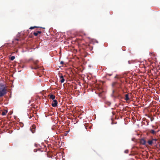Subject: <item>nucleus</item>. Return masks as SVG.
Segmentation results:
<instances>
[{
	"mask_svg": "<svg viewBox=\"0 0 160 160\" xmlns=\"http://www.w3.org/2000/svg\"><path fill=\"white\" fill-rule=\"evenodd\" d=\"M115 78H119V77L118 76V75H116L115 77Z\"/></svg>",
	"mask_w": 160,
	"mask_h": 160,
	"instance_id": "23",
	"label": "nucleus"
},
{
	"mask_svg": "<svg viewBox=\"0 0 160 160\" xmlns=\"http://www.w3.org/2000/svg\"><path fill=\"white\" fill-rule=\"evenodd\" d=\"M35 128L36 126L34 125H33L32 126V127L30 128V130L32 132V133H33L35 132Z\"/></svg>",
	"mask_w": 160,
	"mask_h": 160,
	"instance_id": "4",
	"label": "nucleus"
},
{
	"mask_svg": "<svg viewBox=\"0 0 160 160\" xmlns=\"http://www.w3.org/2000/svg\"><path fill=\"white\" fill-rule=\"evenodd\" d=\"M7 112L8 111L7 110L3 111L2 112V115L3 116L5 115Z\"/></svg>",
	"mask_w": 160,
	"mask_h": 160,
	"instance_id": "11",
	"label": "nucleus"
},
{
	"mask_svg": "<svg viewBox=\"0 0 160 160\" xmlns=\"http://www.w3.org/2000/svg\"><path fill=\"white\" fill-rule=\"evenodd\" d=\"M60 79L63 78H64V76L62 75V74L60 73L59 75Z\"/></svg>",
	"mask_w": 160,
	"mask_h": 160,
	"instance_id": "14",
	"label": "nucleus"
},
{
	"mask_svg": "<svg viewBox=\"0 0 160 160\" xmlns=\"http://www.w3.org/2000/svg\"><path fill=\"white\" fill-rule=\"evenodd\" d=\"M63 63H64L63 62V61H61V62H60V64H63Z\"/></svg>",
	"mask_w": 160,
	"mask_h": 160,
	"instance_id": "26",
	"label": "nucleus"
},
{
	"mask_svg": "<svg viewBox=\"0 0 160 160\" xmlns=\"http://www.w3.org/2000/svg\"><path fill=\"white\" fill-rule=\"evenodd\" d=\"M117 84H118L119 86L118 87H117V88H119L121 87V84L119 83L118 82H113L112 84V87H114V86L116 85Z\"/></svg>",
	"mask_w": 160,
	"mask_h": 160,
	"instance_id": "5",
	"label": "nucleus"
},
{
	"mask_svg": "<svg viewBox=\"0 0 160 160\" xmlns=\"http://www.w3.org/2000/svg\"><path fill=\"white\" fill-rule=\"evenodd\" d=\"M42 28L43 29H45V28H42V27H36V26H34V27H31L29 29H33L35 28Z\"/></svg>",
	"mask_w": 160,
	"mask_h": 160,
	"instance_id": "9",
	"label": "nucleus"
},
{
	"mask_svg": "<svg viewBox=\"0 0 160 160\" xmlns=\"http://www.w3.org/2000/svg\"><path fill=\"white\" fill-rule=\"evenodd\" d=\"M100 94H99V96H100Z\"/></svg>",
	"mask_w": 160,
	"mask_h": 160,
	"instance_id": "29",
	"label": "nucleus"
},
{
	"mask_svg": "<svg viewBox=\"0 0 160 160\" xmlns=\"http://www.w3.org/2000/svg\"><path fill=\"white\" fill-rule=\"evenodd\" d=\"M125 100L126 101L129 100V98L128 94L125 95Z\"/></svg>",
	"mask_w": 160,
	"mask_h": 160,
	"instance_id": "7",
	"label": "nucleus"
},
{
	"mask_svg": "<svg viewBox=\"0 0 160 160\" xmlns=\"http://www.w3.org/2000/svg\"><path fill=\"white\" fill-rule=\"evenodd\" d=\"M60 81L62 83H63L64 82L65 79L64 78H61L60 79Z\"/></svg>",
	"mask_w": 160,
	"mask_h": 160,
	"instance_id": "15",
	"label": "nucleus"
},
{
	"mask_svg": "<svg viewBox=\"0 0 160 160\" xmlns=\"http://www.w3.org/2000/svg\"><path fill=\"white\" fill-rule=\"evenodd\" d=\"M52 105L53 107H56L57 106L58 102L56 100H54L52 102Z\"/></svg>",
	"mask_w": 160,
	"mask_h": 160,
	"instance_id": "3",
	"label": "nucleus"
},
{
	"mask_svg": "<svg viewBox=\"0 0 160 160\" xmlns=\"http://www.w3.org/2000/svg\"><path fill=\"white\" fill-rule=\"evenodd\" d=\"M120 96V94H118L117 97H116L117 98H119Z\"/></svg>",
	"mask_w": 160,
	"mask_h": 160,
	"instance_id": "27",
	"label": "nucleus"
},
{
	"mask_svg": "<svg viewBox=\"0 0 160 160\" xmlns=\"http://www.w3.org/2000/svg\"><path fill=\"white\" fill-rule=\"evenodd\" d=\"M105 103L108 106H110L111 104V102H109L107 101Z\"/></svg>",
	"mask_w": 160,
	"mask_h": 160,
	"instance_id": "13",
	"label": "nucleus"
},
{
	"mask_svg": "<svg viewBox=\"0 0 160 160\" xmlns=\"http://www.w3.org/2000/svg\"><path fill=\"white\" fill-rule=\"evenodd\" d=\"M37 32L38 34H41L42 32L41 31H38Z\"/></svg>",
	"mask_w": 160,
	"mask_h": 160,
	"instance_id": "21",
	"label": "nucleus"
},
{
	"mask_svg": "<svg viewBox=\"0 0 160 160\" xmlns=\"http://www.w3.org/2000/svg\"><path fill=\"white\" fill-rule=\"evenodd\" d=\"M128 150H126L125 151V152L126 153H128Z\"/></svg>",
	"mask_w": 160,
	"mask_h": 160,
	"instance_id": "24",
	"label": "nucleus"
},
{
	"mask_svg": "<svg viewBox=\"0 0 160 160\" xmlns=\"http://www.w3.org/2000/svg\"><path fill=\"white\" fill-rule=\"evenodd\" d=\"M140 143L142 145H145L146 143V141L143 139H142L140 140Z\"/></svg>",
	"mask_w": 160,
	"mask_h": 160,
	"instance_id": "6",
	"label": "nucleus"
},
{
	"mask_svg": "<svg viewBox=\"0 0 160 160\" xmlns=\"http://www.w3.org/2000/svg\"><path fill=\"white\" fill-rule=\"evenodd\" d=\"M38 62V60H36V61H34L33 62V63L36 66L34 67H31L32 69H36L38 68L39 67L37 65V64Z\"/></svg>",
	"mask_w": 160,
	"mask_h": 160,
	"instance_id": "2",
	"label": "nucleus"
},
{
	"mask_svg": "<svg viewBox=\"0 0 160 160\" xmlns=\"http://www.w3.org/2000/svg\"><path fill=\"white\" fill-rule=\"evenodd\" d=\"M148 144L149 145H151L153 143V141H152V140H148Z\"/></svg>",
	"mask_w": 160,
	"mask_h": 160,
	"instance_id": "10",
	"label": "nucleus"
},
{
	"mask_svg": "<svg viewBox=\"0 0 160 160\" xmlns=\"http://www.w3.org/2000/svg\"><path fill=\"white\" fill-rule=\"evenodd\" d=\"M134 62L133 61H128V63L129 64H130L132 63H133Z\"/></svg>",
	"mask_w": 160,
	"mask_h": 160,
	"instance_id": "17",
	"label": "nucleus"
},
{
	"mask_svg": "<svg viewBox=\"0 0 160 160\" xmlns=\"http://www.w3.org/2000/svg\"><path fill=\"white\" fill-rule=\"evenodd\" d=\"M107 75H109V76H111V75H112V74H107Z\"/></svg>",
	"mask_w": 160,
	"mask_h": 160,
	"instance_id": "28",
	"label": "nucleus"
},
{
	"mask_svg": "<svg viewBox=\"0 0 160 160\" xmlns=\"http://www.w3.org/2000/svg\"><path fill=\"white\" fill-rule=\"evenodd\" d=\"M49 97L50 98L52 99V100H54V99L55 98V96L53 94H51L49 95Z\"/></svg>",
	"mask_w": 160,
	"mask_h": 160,
	"instance_id": "8",
	"label": "nucleus"
},
{
	"mask_svg": "<svg viewBox=\"0 0 160 160\" xmlns=\"http://www.w3.org/2000/svg\"><path fill=\"white\" fill-rule=\"evenodd\" d=\"M7 88L4 85L0 84V97H2L6 94Z\"/></svg>",
	"mask_w": 160,
	"mask_h": 160,
	"instance_id": "1",
	"label": "nucleus"
},
{
	"mask_svg": "<svg viewBox=\"0 0 160 160\" xmlns=\"http://www.w3.org/2000/svg\"><path fill=\"white\" fill-rule=\"evenodd\" d=\"M15 58V56H12L11 58H10V60L12 61L13 60H14V59Z\"/></svg>",
	"mask_w": 160,
	"mask_h": 160,
	"instance_id": "16",
	"label": "nucleus"
},
{
	"mask_svg": "<svg viewBox=\"0 0 160 160\" xmlns=\"http://www.w3.org/2000/svg\"><path fill=\"white\" fill-rule=\"evenodd\" d=\"M150 132L152 134H155L156 133L155 131L153 130H151Z\"/></svg>",
	"mask_w": 160,
	"mask_h": 160,
	"instance_id": "12",
	"label": "nucleus"
},
{
	"mask_svg": "<svg viewBox=\"0 0 160 160\" xmlns=\"http://www.w3.org/2000/svg\"><path fill=\"white\" fill-rule=\"evenodd\" d=\"M150 120L151 122L154 119V118L153 117H151V118L150 117Z\"/></svg>",
	"mask_w": 160,
	"mask_h": 160,
	"instance_id": "20",
	"label": "nucleus"
},
{
	"mask_svg": "<svg viewBox=\"0 0 160 160\" xmlns=\"http://www.w3.org/2000/svg\"><path fill=\"white\" fill-rule=\"evenodd\" d=\"M32 116H33V115L32 114L30 115V117H29V118H31Z\"/></svg>",
	"mask_w": 160,
	"mask_h": 160,
	"instance_id": "22",
	"label": "nucleus"
},
{
	"mask_svg": "<svg viewBox=\"0 0 160 160\" xmlns=\"http://www.w3.org/2000/svg\"><path fill=\"white\" fill-rule=\"evenodd\" d=\"M33 34L35 36H37L38 35L37 32H34Z\"/></svg>",
	"mask_w": 160,
	"mask_h": 160,
	"instance_id": "19",
	"label": "nucleus"
},
{
	"mask_svg": "<svg viewBox=\"0 0 160 160\" xmlns=\"http://www.w3.org/2000/svg\"><path fill=\"white\" fill-rule=\"evenodd\" d=\"M115 91L114 89L112 90V94H113L115 92Z\"/></svg>",
	"mask_w": 160,
	"mask_h": 160,
	"instance_id": "25",
	"label": "nucleus"
},
{
	"mask_svg": "<svg viewBox=\"0 0 160 160\" xmlns=\"http://www.w3.org/2000/svg\"><path fill=\"white\" fill-rule=\"evenodd\" d=\"M152 141H153V143H154V142H156L157 141V139H152Z\"/></svg>",
	"mask_w": 160,
	"mask_h": 160,
	"instance_id": "18",
	"label": "nucleus"
}]
</instances>
